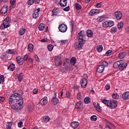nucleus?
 <instances>
[{
  "mask_svg": "<svg viewBox=\"0 0 129 129\" xmlns=\"http://www.w3.org/2000/svg\"><path fill=\"white\" fill-rule=\"evenodd\" d=\"M9 103L13 109L20 110L24 107V99L20 94L15 93L10 96Z\"/></svg>",
  "mask_w": 129,
  "mask_h": 129,
  "instance_id": "1",
  "label": "nucleus"
},
{
  "mask_svg": "<svg viewBox=\"0 0 129 129\" xmlns=\"http://www.w3.org/2000/svg\"><path fill=\"white\" fill-rule=\"evenodd\" d=\"M101 100L106 106L110 107L111 109H114L117 106V101L116 100H113V101L105 99H104L103 101L102 99H101Z\"/></svg>",
  "mask_w": 129,
  "mask_h": 129,
  "instance_id": "2",
  "label": "nucleus"
},
{
  "mask_svg": "<svg viewBox=\"0 0 129 129\" xmlns=\"http://www.w3.org/2000/svg\"><path fill=\"white\" fill-rule=\"evenodd\" d=\"M10 17H7L3 21V23L1 26V30H4V29H7L10 27Z\"/></svg>",
  "mask_w": 129,
  "mask_h": 129,
  "instance_id": "3",
  "label": "nucleus"
},
{
  "mask_svg": "<svg viewBox=\"0 0 129 129\" xmlns=\"http://www.w3.org/2000/svg\"><path fill=\"white\" fill-rule=\"evenodd\" d=\"M78 40L79 42L81 43H85V34L84 33V31L82 30L78 33Z\"/></svg>",
  "mask_w": 129,
  "mask_h": 129,
  "instance_id": "4",
  "label": "nucleus"
},
{
  "mask_svg": "<svg viewBox=\"0 0 129 129\" xmlns=\"http://www.w3.org/2000/svg\"><path fill=\"white\" fill-rule=\"evenodd\" d=\"M55 66H61L62 65V60H61V56L57 55L54 57Z\"/></svg>",
  "mask_w": 129,
  "mask_h": 129,
  "instance_id": "5",
  "label": "nucleus"
},
{
  "mask_svg": "<svg viewBox=\"0 0 129 129\" xmlns=\"http://www.w3.org/2000/svg\"><path fill=\"white\" fill-rule=\"evenodd\" d=\"M84 44H85V42H81V41H78V42L76 43L75 45L76 50H81Z\"/></svg>",
  "mask_w": 129,
  "mask_h": 129,
  "instance_id": "6",
  "label": "nucleus"
},
{
  "mask_svg": "<svg viewBox=\"0 0 129 129\" xmlns=\"http://www.w3.org/2000/svg\"><path fill=\"white\" fill-rule=\"evenodd\" d=\"M59 32L61 33H65L67 31V25L64 24H61L59 25L58 27Z\"/></svg>",
  "mask_w": 129,
  "mask_h": 129,
  "instance_id": "7",
  "label": "nucleus"
},
{
  "mask_svg": "<svg viewBox=\"0 0 129 129\" xmlns=\"http://www.w3.org/2000/svg\"><path fill=\"white\" fill-rule=\"evenodd\" d=\"M114 15L118 21H120V20H121V18H122V14L120 11L114 12Z\"/></svg>",
  "mask_w": 129,
  "mask_h": 129,
  "instance_id": "8",
  "label": "nucleus"
},
{
  "mask_svg": "<svg viewBox=\"0 0 129 129\" xmlns=\"http://www.w3.org/2000/svg\"><path fill=\"white\" fill-rule=\"evenodd\" d=\"M88 83V81L85 78H83L81 81V85L82 88H86V86H87Z\"/></svg>",
  "mask_w": 129,
  "mask_h": 129,
  "instance_id": "9",
  "label": "nucleus"
},
{
  "mask_svg": "<svg viewBox=\"0 0 129 129\" xmlns=\"http://www.w3.org/2000/svg\"><path fill=\"white\" fill-rule=\"evenodd\" d=\"M54 97L51 99V102L54 105H57L59 103V99L56 97V93L54 94Z\"/></svg>",
  "mask_w": 129,
  "mask_h": 129,
  "instance_id": "10",
  "label": "nucleus"
},
{
  "mask_svg": "<svg viewBox=\"0 0 129 129\" xmlns=\"http://www.w3.org/2000/svg\"><path fill=\"white\" fill-rule=\"evenodd\" d=\"M98 14H99V10L93 9L90 11L89 15V16H91V17H92V16H95V15H97Z\"/></svg>",
  "mask_w": 129,
  "mask_h": 129,
  "instance_id": "11",
  "label": "nucleus"
},
{
  "mask_svg": "<svg viewBox=\"0 0 129 129\" xmlns=\"http://www.w3.org/2000/svg\"><path fill=\"white\" fill-rule=\"evenodd\" d=\"M48 98L46 97L43 98L40 101L39 104L41 105H46L48 103Z\"/></svg>",
  "mask_w": 129,
  "mask_h": 129,
  "instance_id": "12",
  "label": "nucleus"
},
{
  "mask_svg": "<svg viewBox=\"0 0 129 129\" xmlns=\"http://www.w3.org/2000/svg\"><path fill=\"white\" fill-rule=\"evenodd\" d=\"M123 100H127L129 99V92H125L122 95Z\"/></svg>",
  "mask_w": 129,
  "mask_h": 129,
  "instance_id": "13",
  "label": "nucleus"
},
{
  "mask_svg": "<svg viewBox=\"0 0 129 129\" xmlns=\"http://www.w3.org/2000/svg\"><path fill=\"white\" fill-rule=\"evenodd\" d=\"M93 104L97 111H98V112H101V108H100V106H99V104H98L97 102H94Z\"/></svg>",
  "mask_w": 129,
  "mask_h": 129,
  "instance_id": "14",
  "label": "nucleus"
},
{
  "mask_svg": "<svg viewBox=\"0 0 129 129\" xmlns=\"http://www.w3.org/2000/svg\"><path fill=\"white\" fill-rule=\"evenodd\" d=\"M104 70V67H102L101 64L98 66L97 68V71L98 73H102Z\"/></svg>",
  "mask_w": 129,
  "mask_h": 129,
  "instance_id": "15",
  "label": "nucleus"
},
{
  "mask_svg": "<svg viewBox=\"0 0 129 129\" xmlns=\"http://www.w3.org/2000/svg\"><path fill=\"white\" fill-rule=\"evenodd\" d=\"M8 6H4V7L1 9V13L3 14H7V13H8Z\"/></svg>",
  "mask_w": 129,
  "mask_h": 129,
  "instance_id": "16",
  "label": "nucleus"
},
{
  "mask_svg": "<svg viewBox=\"0 0 129 129\" xmlns=\"http://www.w3.org/2000/svg\"><path fill=\"white\" fill-rule=\"evenodd\" d=\"M71 125L73 128H77L79 126V123L77 121H73L71 122Z\"/></svg>",
  "mask_w": 129,
  "mask_h": 129,
  "instance_id": "17",
  "label": "nucleus"
},
{
  "mask_svg": "<svg viewBox=\"0 0 129 129\" xmlns=\"http://www.w3.org/2000/svg\"><path fill=\"white\" fill-rule=\"evenodd\" d=\"M59 5L60 7L64 8V7L67 6V0H60L59 1Z\"/></svg>",
  "mask_w": 129,
  "mask_h": 129,
  "instance_id": "18",
  "label": "nucleus"
},
{
  "mask_svg": "<svg viewBox=\"0 0 129 129\" xmlns=\"http://www.w3.org/2000/svg\"><path fill=\"white\" fill-rule=\"evenodd\" d=\"M42 122H48L50 120V117L49 116H45L41 119Z\"/></svg>",
  "mask_w": 129,
  "mask_h": 129,
  "instance_id": "19",
  "label": "nucleus"
},
{
  "mask_svg": "<svg viewBox=\"0 0 129 129\" xmlns=\"http://www.w3.org/2000/svg\"><path fill=\"white\" fill-rule=\"evenodd\" d=\"M86 33L87 36H88V37L89 38L93 37V32H92V30L88 29L87 30Z\"/></svg>",
  "mask_w": 129,
  "mask_h": 129,
  "instance_id": "20",
  "label": "nucleus"
},
{
  "mask_svg": "<svg viewBox=\"0 0 129 129\" xmlns=\"http://www.w3.org/2000/svg\"><path fill=\"white\" fill-rule=\"evenodd\" d=\"M125 56H126V53H125V52L124 51L120 52L118 54V57L119 59H123V58L125 57Z\"/></svg>",
  "mask_w": 129,
  "mask_h": 129,
  "instance_id": "21",
  "label": "nucleus"
},
{
  "mask_svg": "<svg viewBox=\"0 0 129 129\" xmlns=\"http://www.w3.org/2000/svg\"><path fill=\"white\" fill-rule=\"evenodd\" d=\"M16 60L19 65H23L24 64V62L21 60H22V56H18L16 57Z\"/></svg>",
  "mask_w": 129,
  "mask_h": 129,
  "instance_id": "22",
  "label": "nucleus"
},
{
  "mask_svg": "<svg viewBox=\"0 0 129 129\" xmlns=\"http://www.w3.org/2000/svg\"><path fill=\"white\" fill-rule=\"evenodd\" d=\"M70 62L72 65H73V66L75 65V64L76 63V62H77V59H76V57H73L70 59Z\"/></svg>",
  "mask_w": 129,
  "mask_h": 129,
  "instance_id": "23",
  "label": "nucleus"
},
{
  "mask_svg": "<svg viewBox=\"0 0 129 129\" xmlns=\"http://www.w3.org/2000/svg\"><path fill=\"white\" fill-rule=\"evenodd\" d=\"M120 61H116L115 62H114L113 64V68L116 69V68H118L119 67V66H120Z\"/></svg>",
  "mask_w": 129,
  "mask_h": 129,
  "instance_id": "24",
  "label": "nucleus"
},
{
  "mask_svg": "<svg viewBox=\"0 0 129 129\" xmlns=\"http://www.w3.org/2000/svg\"><path fill=\"white\" fill-rule=\"evenodd\" d=\"M15 68L16 67H15V64L14 63H12L9 66V67L8 68V70H9V71H14Z\"/></svg>",
  "mask_w": 129,
  "mask_h": 129,
  "instance_id": "25",
  "label": "nucleus"
},
{
  "mask_svg": "<svg viewBox=\"0 0 129 129\" xmlns=\"http://www.w3.org/2000/svg\"><path fill=\"white\" fill-rule=\"evenodd\" d=\"M28 49L30 52H33L34 50V45L31 43H30L28 46Z\"/></svg>",
  "mask_w": 129,
  "mask_h": 129,
  "instance_id": "26",
  "label": "nucleus"
},
{
  "mask_svg": "<svg viewBox=\"0 0 129 129\" xmlns=\"http://www.w3.org/2000/svg\"><path fill=\"white\" fill-rule=\"evenodd\" d=\"M75 108H77L78 109H81L82 108L81 102L79 101L76 103L75 105Z\"/></svg>",
  "mask_w": 129,
  "mask_h": 129,
  "instance_id": "27",
  "label": "nucleus"
},
{
  "mask_svg": "<svg viewBox=\"0 0 129 129\" xmlns=\"http://www.w3.org/2000/svg\"><path fill=\"white\" fill-rule=\"evenodd\" d=\"M39 31H44L45 30V24L41 23L38 27Z\"/></svg>",
  "mask_w": 129,
  "mask_h": 129,
  "instance_id": "28",
  "label": "nucleus"
},
{
  "mask_svg": "<svg viewBox=\"0 0 129 129\" xmlns=\"http://www.w3.org/2000/svg\"><path fill=\"white\" fill-rule=\"evenodd\" d=\"M102 26L103 28H108L109 27V23L106 21L103 23Z\"/></svg>",
  "mask_w": 129,
  "mask_h": 129,
  "instance_id": "29",
  "label": "nucleus"
},
{
  "mask_svg": "<svg viewBox=\"0 0 129 129\" xmlns=\"http://www.w3.org/2000/svg\"><path fill=\"white\" fill-rule=\"evenodd\" d=\"M101 65L104 68H105V67H107L108 66V62L107 61H103L101 62Z\"/></svg>",
  "mask_w": 129,
  "mask_h": 129,
  "instance_id": "30",
  "label": "nucleus"
},
{
  "mask_svg": "<svg viewBox=\"0 0 129 129\" xmlns=\"http://www.w3.org/2000/svg\"><path fill=\"white\" fill-rule=\"evenodd\" d=\"M126 66H127V64L126 63H123L121 64L119 67L120 70H122L123 69H124V68H126Z\"/></svg>",
  "mask_w": 129,
  "mask_h": 129,
  "instance_id": "31",
  "label": "nucleus"
},
{
  "mask_svg": "<svg viewBox=\"0 0 129 129\" xmlns=\"http://www.w3.org/2000/svg\"><path fill=\"white\" fill-rule=\"evenodd\" d=\"M103 49V46H102V45H98L97 46V51H98V52H102Z\"/></svg>",
  "mask_w": 129,
  "mask_h": 129,
  "instance_id": "32",
  "label": "nucleus"
},
{
  "mask_svg": "<svg viewBox=\"0 0 129 129\" xmlns=\"http://www.w3.org/2000/svg\"><path fill=\"white\" fill-rule=\"evenodd\" d=\"M19 33H20V36H23V35H24V34L26 33V29L24 28L20 29L19 30Z\"/></svg>",
  "mask_w": 129,
  "mask_h": 129,
  "instance_id": "33",
  "label": "nucleus"
},
{
  "mask_svg": "<svg viewBox=\"0 0 129 129\" xmlns=\"http://www.w3.org/2000/svg\"><path fill=\"white\" fill-rule=\"evenodd\" d=\"M39 13H37V11H35L33 14V18L34 19H37L39 17Z\"/></svg>",
  "mask_w": 129,
  "mask_h": 129,
  "instance_id": "34",
  "label": "nucleus"
},
{
  "mask_svg": "<svg viewBox=\"0 0 129 129\" xmlns=\"http://www.w3.org/2000/svg\"><path fill=\"white\" fill-rule=\"evenodd\" d=\"M90 98L89 97H87L85 98L84 101L85 103H89V102H90Z\"/></svg>",
  "mask_w": 129,
  "mask_h": 129,
  "instance_id": "35",
  "label": "nucleus"
},
{
  "mask_svg": "<svg viewBox=\"0 0 129 129\" xmlns=\"http://www.w3.org/2000/svg\"><path fill=\"white\" fill-rule=\"evenodd\" d=\"M75 8L76 10H81V8H82V7L81 6V5H79L77 3L75 4Z\"/></svg>",
  "mask_w": 129,
  "mask_h": 129,
  "instance_id": "36",
  "label": "nucleus"
},
{
  "mask_svg": "<svg viewBox=\"0 0 129 129\" xmlns=\"http://www.w3.org/2000/svg\"><path fill=\"white\" fill-rule=\"evenodd\" d=\"M112 98H114V99H117L119 97L118 94L117 93H114L112 95Z\"/></svg>",
  "mask_w": 129,
  "mask_h": 129,
  "instance_id": "37",
  "label": "nucleus"
},
{
  "mask_svg": "<svg viewBox=\"0 0 129 129\" xmlns=\"http://www.w3.org/2000/svg\"><path fill=\"white\" fill-rule=\"evenodd\" d=\"M23 73H20L19 75H18V80L19 81H20L21 82V81H22V80H23Z\"/></svg>",
  "mask_w": 129,
  "mask_h": 129,
  "instance_id": "38",
  "label": "nucleus"
},
{
  "mask_svg": "<svg viewBox=\"0 0 129 129\" xmlns=\"http://www.w3.org/2000/svg\"><path fill=\"white\" fill-rule=\"evenodd\" d=\"M117 29L116 28V27H113L111 29L110 32L111 33V34H114V33L117 32Z\"/></svg>",
  "mask_w": 129,
  "mask_h": 129,
  "instance_id": "39",
  "label": "nucleus"
},
{
  "mask_svg": "<svg viewBox=\"0 0 129 129\" xmlns=\"http://www.w3.org/2000/svg\"><path fill=\"white\" fill-rule=\"evenodd\" d=\"M4 81H5V77H4V75H1L0 76V84H2V83H4Z\"/></svg>",
  "mask_w": 129,
  "mask_h": 129,
  "instance_id": "40",
  "label": "nucleus"
},
{
  "mask_svg": "<svg viewBox=\"0 0 129 129\" xmlns=\"http://www.w3.org/2000/svg\"><path fill=\"white\" fill-rule=\"evenodd\" d=\"M117 26L118 29H122V28L123 27V23H122V22H120L118 24Z\"/></svg>",
  "mask_w": 129,
  "mask_h": 129,
  "instance_id": "41",
  "label": "nucleus"
},
{
  "mask_svg": "<svg viewBox=\"0 0 129 129\" xmlns=\"http://www.w3.org/2000/svg\"><path fill=\"white\" fill-rule=\"evenodd\" d=\"M36 1L37 0H29L28 1V5H29V6H31V5H33V4L36 2Z\"/></svg>",
  "mask_w": 129,
  "mask_h": 129,
  "instance_id": "42",
  "label": "nucleus"
},
{
  "mask_svg": "<svg viewBox=\"0 0 129 129\" xmlns=\"http://www.w3.org/2000/svg\"><path fill=\"white\" fill-rule=\"evenodd\" d=\"M12 125H13V122H8L7 123V129H11Z\"/></svg>",
  "mask_w": 129,
  "mask_h": 129,
  "instance_id": "43",
  "label": "nucleus"
},
{
  "mask_svg": "<svg viewBox=\"0 0 129 129\" xmlns=\"http://www.w3.org/2000/svg\"><path fill=\"white\" fill-rule=\"evenodd\" d=\"M91 119L93 121H96L97 119V117L95 115H93L91 117Z\"/></svg>",
  "mask_w": 129,
  "mask_h": 129,
  "instance_id": "44",
  "label": "nucleus"
},
{
  "mask_svg": "<svg viewBox=\"0 0 129 129\" xmlns=\"http://www.w3.org/2000/svg\"><path fill=\"white\" fill-rule=\"evenodd\" d=\"M53 48H54V46L52 44H50L48 46V50L51 51L53 50Z\"/></svg>",
  "mask_w": 129,
  "mask_h": 129,
  "instance_id": "45",
  "label": "nucleus"
},
{
  "mask_svg": "<svg viewBox=\"0 0 129 129\" xmlns=\"http://www.w3.org/2000/svg\"><path fill=\"white\" fill-rule=\"evenodd\" d=\"M111 53H112V50H109L106 52V55L110 56V55H111Z\"/></svg>",
  "mask_w": 129,
  "mask_h": 129,
  "instance_id": "46",
  "label": "nucleus"
},
{
  "mask_svg": "<svg viewBox=\"0 0 129 129\" xmlns=\"http://www.w3.org/2000/svg\"><path fill=\"white\" fill-rule=\"evenodd\" d=\"M28 111L29 112H31V111H33V108H32V106L29 105L27 107Z\"/></svg>",
  "mask_w": 129,
  "mask_h": 129,
  "instance_id": "47",
  "label": "nucleus"
},
{
  "mask_svg": "<svg viewBox=\"0 0 129 129\" xmlns=\"http://www.w3.org/2000/svg\"><path fill=\"white\" fill-rule=\"evenodd\" d=\"M63 11L64 12H69V11H70V7L68 6L66 7L65 8L63 9Z\"/></svg>",
  "mask_w": 129,
  "mask_h": 129,
  "instance_id": "48",
  "label": "nucleus"
},
{
  "mask_svg": "<svg viewBox=\"0 0 129 129\" xmlns=\"http://www.w3.org/2000/svg\"><path fill=\"white\" fill-rule=\"evenodd\" d=\"M18 127H22V126H23V121H20L18 123Z\"/></svg>",
  "mask_w": 129,
  "mask_h": 129,
  "instance_id": "49",
  "label": "nucleus"
},
{
  "mask_svg": "<svg viewBox=\"0 0 129 129\" xmlns=\"http://www.w3.org/2000/svg\"><path fill=\"white\" fill-rule=\"evenodd\" d=\"M58 11H59V9H56L53 10L52 11V13H53V14H58V13H59L58 12Z\"/></svg>",
  "mask_w": 129,
  "mask_h": 129,
  "instance_id": "50",
  "label": "nucleus"
},
{
  "mask_svg": "<svg viewBox=\"0 0 129 129\" xmlns=\"http://www.w3.org/2000/svg\"><path fill=\"white\" fill-rule=\"evenodd\" d=\"M105 88L106 90H109V89H110V85L109 84L106 85Z\"/></svg>",
  "mask_w": 129,
  "mask_h": 129,
  "instance_id": "51",
  "label": "nucleus"
},
{
  "mask_svg": "<svg viewBox=\"0 0 129 129\" xmlns=\"http://www.w3.org/2000/svg\"><path fill=\"white\" fill-rule=\"evenodd\" d=\"M77 97L78 99H79V100H80V99H81V93H78V94L77 95Z\"/></svg>",
  "mask_w": 129,
  "mask_h": 129,
  "instance_id": "52",
  "label": "nucleus"
},
{
  "mask_svg": "<svg viewBox=\"0 0 129 129\" xmlns=\"http://www.w3.org/2000/svg\"><path fill=\"white\" fill-rule=\"evenodd\" d=\"M61 44H63L64 45H65V44H67V43H68V41L67 40H61Z\"/></svg>",
  "mask_w": 129,
  "mask_h": 129,
  "instance_id": "53",
  "label": "nucleus"
},
{
  "mask_svg": "<svg viewBox=\"0 0 129 129\" xmlns=\"http://www.w3.org/2000/svg\"><path fill=\"white\" fill-rule=\"evenodd\" d=\"M108 23H109V27H112V26H113L114 25L113 22L111 21H108Z\"/></svg>",
  "mask_w": 129,
  "mask_h": 129,
  "instance_id": "54",
  "label": "nucleus"
},
{
  "mask_svg": "<svg viewBox=\"0 0 129 129\" xmlns=\"http://www.w3.org/2000/svg\"><path fill=\"white\" fill-rule=\"evenodd\" d=\"M10 4L12 6H14L16 4V0H11Z\"/></svg>",
  "mask_w": 129,
  "mask_h": 129,
  "instance_id": "55",
  "label": "nucleus"
},
{
  "mask_svg": "<svg viewBox=\"0 0 129 129\" xmlns=\"http://www.w3.org/2000/svg\"><path fill=\"white\" fill-rule=\"evenodd\" d=\"M32 92L33 94H37L38 93V89H34Z\"/></svg>",
  "mask_w": 129,
  "mask_h": 129,
  "instance_id": "56",
  "label": "nucleus"
},
{
  "mask_svg": "<svg viewBox=\"0 0 129 129\" xmlns=\"http://www.w3.org/2000/svg\"><path fill=\"white\" fill-rule=\"evenodd\" d=\"M104 21V18L103 17H100L99 19L98 20V21L100 22H103Z\"/></svg>",
  "mask_w": 129,
  "mask_h": 129,
  "instance_id": "57",
  "label": "nucleus"
},
{
  "mask_svg": "<svg viewBox=\"0 0 129 129\" xmlns=\"http://www.w3.org/2000/svg\"><path fill=\"white\" fill-rule=\"evenodd\" d=\"M96 7H97V8H100V7H101V2L97 3L96 5Z\"/></svg>",
  "mask_w": 129,
  "mask_h": 129,
  "instance_id": "58",
  "label": "nucleus"
},
{
  "mask_svg": "<svg viewBox=\"0 0 129 129\" xmlns=\"http://www.w3.org/2000/svg\"><path fill=\"white\" fill-rule=\"evenodd\" d=\"M7 53H8V54H12L13 50H12L11 49H9L8 50H7Z\"/></svg>",
  "mask_w": 129,
  "mask_h": 129,
  "instance_id": "59",
  "label": "nucleus"
},
{
  "mask_svg": "<svg viewBox=\"0 0 129 129\" xmlns=\"http://www.w3.org/2000/svg\"><path fill=\"white\" fill-rule=\"evenodd\" d=\"M71 95H70V93H69V92H66V97L68 98H69V97H70Z\"/></svg>",
  "mask_w": 129,
  "mask_h": 129,
  "instance_id": "60",
  "label": "nucleus"
},
{
  "mask_svg": "<svg viewBox=\"0 0 129 129\" xmlns=\"http://www.w3.org/2000/svg\"><path fill=\"white\" fill-rule=\"evenodd\" d=\"M27 60H28V55L27 54H26L24 56V61H27Z\"/></svg>",
  "mask_w": 129,
  "mask_h": 129,
  "instance_id": "61",
  "label": "nucleus"
},
{
  "mask_svg": "<svg viewBox=\"0 0 129 129\" xmlns=\"http://www.w3.org/2000/svg\"><path fill=\"white\" fill-rule=\"evenodd\" d=\"M6 98L4 97H0V101H5Z\"/></svg>",
  "mask_w": 129,
  "mask_h": 129,
  "instance_id": "62",
  "label": "nucleus"
},
{
  "mask_svg": "<svg viewBox=\"0 0 129 129\" xmlns=\"http://www.w3.org/2000/svg\"><path fill=\"white\" fill-rule=\"evenodd\" d=\"M35 59L36 61H39V57H38V55H35Z\"/></svg>",
  "mask_w": 129,
  "mask_h": 129,
  "instance_id": "63",
  "label": "nucleus"
},
{
  "mask_svg": "<svg viewBox=\"0 0 129 129\" xmlns=\"http://www.w3.org/2000/svg\"><path fill=\"white\" fill-rule=\"evenodd\" d=\"M28 61L32 63L33 62V59L31 58H28Z\"/></svg>",
  "mask_w": 129,
  "mask_h": 129,
  "instance_id": "64",
  "label": "nucleus"
}]
</instances>
